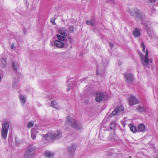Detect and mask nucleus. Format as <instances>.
<instances>
[{
    "label": "nucleus",
    "mask_w": 158,
    "mask_h": 158,
    "mask_svg": "<svg viewBox=\"0 0 158 158\" xmlns=\"http://www.w3.org/2000/svg\"><path fill=\"white\" fill-rule=\"evenodd\" d=\"M129 12L131 15L134 16L136 19H141L142 23L143 24L144 27L146 29L148 34L150 36H152L153 32L146 24H143L142 21L143 18V15L141 13L140 10L137 9H131L129 10Z\"/></svg>",
    "instance_id": "f257e3e1"
},
{
    "label": "nucleus",
    "mask_w": 158,
    "mask_h": 158,
    "mask_svg": "<svg viewBox=\"0 0 158 158\" xmlns=\"http://www.w3.org/2000/svg\"><path fill=\"white\" fill-rule=\"evenodd\" d=\"M62 133L59 130L55 131H50L46 134L44 136L47 140H55L62 137Z\"/></svg>",
    "instance_id": "f03ea898"
},
{
    "label": "nucleus",
    "mask_w": 158,
    "mask_h": 158,
    "mask_svg": "<svg viewBox=\"0 0 158 158\" xmlns=\"http://www.w3.org/2000/svg\"><path fill=\"white\" fill-rule=\"evenodd\" d=\"M139 56L142 64L145 68L149 67L150 63L152 62L153 60L151 58L149 59L148 57V49L146 51L145 54L144 55L142 53H139Z\"/></svg>",
    "instance_id": "7ed1b4c3"
},
{
    "label": "nucleus",
    "mask_w": 158,
    "mask_h": 158,
    "mask_svg": "<svg viewBox=\"0 0 158 158\" xmlns=\"http://www.w3.org/2000/svg\"><path fill=\"white\" fill-rule=\"evenodd\" d=\"M66 123L70 126L76 129H80L82 128L81 124L78 123L75 119L70 116L67 117Z\"/></svg>",
    "instance_id": "20e7f679"
},
{
    "label": "nucleus",
    "mask_w": 158,
    "mask_h": 158,
    "mask_svg": "<svg viewBox=\"0 0 158 158\" xmlns=\"http://www.w3.org/2000/svg\"><path fill=\"white\" fill-rule=\"evenodd\" d=\"M35 147L32 145L28 146L23 156L24 158H33L35 154Z\"/></svg>",
    "instance_id": "39448f33"
},
{
    "label": "nucleus",
    "mask_w": 158,
    "mask_h": 158,
    "mask_svg": "<svg viewBox=\"0 0 158 158\" xmlns=\"http://www.w3.org/2000/svg\"><path fill=\"white\" fill-rule=\"evenodd\" d=\"M9 127V123L7 121H4L2 123V127L1 130V136L4 139H6Z\"/></svg>",
    "instance_id": "423d86ee"
},
{
    "label": "nucleus",
    "mask_w": 158,
    "mask_h": 158,
    "mask_svg": "<svg viewBox=\"0 0 158 158\" xmlns=\"http://www.w3.org/2000/svg\"><path fill=\"white\" fill-rule=\"evenodd\" d=\"M108 99L107 94L103 93L98 92L96 94L95 100L97 102H99Z\"/></svg>",
    "instance_id": "0eeeda50"
},
{
    "label": "nucleus",
    "mask_w": 158,
    "mask_h": 158,
    "mask_svg": "<svg viewBox=\"0 0 158 158\" xmlns=\"http://www.w3.org/2000/svg\"><path fill=\"white\" fill-rule=\"evenodd\" d=\"M124 110V108L123 106H120L115 108L114 110L110 115V117L115 115H118L122 114Z\"/></svg>",
    "instance_id": "6e6552de"
},
{
    "label": "nucleus",
    "mask_w": 158,
    "mask_h": 158,
    "mask_svg": "<svg viewBox=\"0 0 158 158\" xmlns=\"http://www.w3.org/2000/svg\"><path fill=\"white\" fill-rule=\"evenodd\" d=\"M129 104L132 106L134 105L139 103V101L134 96H131L128 98Z\"/></svg>",
    "instance_id": "1a4fd4ad"
},
{
    "label": "nucleus",
    "mask_w": 158,
    "mask_h": 158,
    "mask_svg": "<svg viewBox=\"0 0 158 158\" xmlns=\"http://www.w3.org/2000/svg\"><path fill=\"white\" fill-rule=\"evenodd\" d=\"M126 81L128 83H131L133 81L134 77L133 75L131 73H126L124 74Z\"/></svg>",
    "instance_id": "9d476101"
},
{
    "label": "nucleus",
    "mask_w": 158,
    "mask_h": 158,
    "mask_svg": "<svg viewBox=\"0 0 158 158\" xmlns=\"http://www.w3.org/2000/svg\"><path fill=\"white\" fill-rule=\"evenodd\" d=\"M77 148V145L76 144H73L71 145L68 147L67 152L69 155H73Z\"/></svg>",
    "instance_id": "9b49d317"
},
{
    "label": "nucleus",
    "mask_w": 158,
    "mask_h": 158,
    "mask_svg": "<svg viewBox=\"0 0 158 158\" xmlns=\"http://www.w3.org/2000/svg\"><path fill=\"white\" fill-rule=\"evenodd\" d=\"M54 45L58 48H62L65 45L64 43V42L58 40H56L54 41Z\"/></svg>",
    "instance_id": "f8f14e48"
},
{
    "label": "nucleus",
    "mask_w": 158,
    "mask_h": 158,
    "mask_svg": "<svg viewBox=\"0 0 158 158\" xmlns=\"http://www.w3.org/2000/svg\"><path fill=\"white\" fill-rule=\"evenodd\" d=\"M44 155L45 157L47 158H53L54 155V152L46 150L45 151Z\"/></svg>",
    "instance_id": "ddd939ff"
},
{
    "label": "nucleus",
    "mask_w": 158,
    "mask_h": 158,
    "mask_svg": "<svg viewBox=\"0 0 158 158\" xmlns=\"http://www.w3.org/2000/svg\"><path fill=\"white\" fill-rule=\"evenodd\" d=\"M136 112L141 113L143 112H145L146 111V108L143 106L139 105L135 109Z\"/></svg>",
    "instance_id": "4468645a"
},
{
    "label": "nucleus",
    "mask_w": 158,
    "mask_h": 158,
    "mask_svg": "<svg viewBox=\"0 0 158 158\" xmlns=\"http://www.w3.org/2000/svg\"><path fill=\"white\" fill-rule=\"evenodd\" d=\"M19 98L22 105L24 106L27 100L26 96L23 94H20Z\"/></svg>",
    "instance_id": "2eb2a0df"
},
{
    "label": "nucleus",
    "mask_w": 158,
    "mask_h": 158,
    "mask_svg": "<svg viewBox=\"0 0 158 158\" xmlns=\"http://www.w3.org/2000/svg\"><path fill=\"white\" fill-rule=\"evenodd\" d=\"M145 131V127L143 124H140L138 126L137 132H144Z\"/></svg>",
    "instance_id": "dca6fc26"
},
{
    "label": "nucleus",
    "mask_w": 158,
    "mask_h": 158,
    "mask_svg": "<svg viewBox=\"0 0 158 158\" xmlns=\"http://www.w3.org/2000/svg\"><path fill=\"white\" fill-rule=\"evenodd\" d=\"M38 131L36 129L33 128L31 129V137L33 139H35L36 137V133Z\"/></svg>",
    "instance_id": "f3484780"
},
{
    "label": "nucleus",
    "mask_w": 158,
    "mask_h": 158,
    "mask_svg": "<svg viewBox=\"0 0 158 158\" xmlns=\"http://www.w3.org/2000/svg\"><path fill=\"white\" fill-rule=\"evenodd\" d=\"M67 32V30L64 28L61 27L58 30V32L61 35H63L64 36H66L67 34H66Z\"/></svg>",
    "instance_id": "a211bd4d"
},
{
    "label": "nucleus",
    "mask_w": 158,
    "mask_h": 158,
    "mask_svg": "<svg viewBox=\"0 0 158 158\" xmlns=\"http://www.w3.org/2000/svg\"><path fill=\"white\" fill-rule=\"evenodd\" d=\"M51 106L53 108L56 109H60V107L58 106L57 102L55 101H52L51 102Z\"/></svg>",
    "instance_id": "6ab92c4d"
},
{
    "label": "nucleus",
    "mask_w": 158,
    "mask_h": 158,
    "mask_svg": "<svg viewBox=\"0 0 158 158\" xmlns=\"http://www.w3.org/2000/svg\"><path fill=\"white\" fill-rule=\"evenodd\" d=\"M56 36L58 38V40H60L64 43L65 41L67 40V38L65 36L61 35L59 34H57Z\"/></svg>",
    "instance_id": "aec40b11"
},
{
    "label": "nucleus",
    "mask_w": 158,
    "mask_h": 158,
    "mask_svg": "<svg viewBox=\"0 0 158 158\" xmlns=\"http://www.w3.org/2000/svg\"><path fill=\"white\" fill-rule=\"evenodd\" d=\"M12 68L14 71H17L19 68V64L16 62H13L12 63Z\"/></svg>",
    "instance_id": "412c9836"
},
{
    "label": "nucleus",
    "mask_w": 158,
    "mask_h": 158,
    "mask_svg": "<svg viewBox=\"0 0 158 158\" xmlns=\"http://www.w3.org/2000/svg\"><path fill=\"white\" fill-rule=\"evenodd\" d=\"M133 34L135 37H138L140 35V33L139 30L137 29H135L133 32Z\"/></svg>",
    "instance_id": "4be33fe9"
},
{
    "label": "nucleus",
    "mask_w": 158,
    "mask_h": 158,
    "mask_svg": "<svg viewBox=\"0 0 158 158\" xmlns=\"http://www.w3.org/2000/svg\"><path fill=\"white\" fill-rule=\"evenodd\" d=\"M1 66L3 68H5L7 64L6 60L3 58H2L0 59Z\"/></svg>",
    "instance_id": "5701e85b"
},
{
    "label": "nucleus",
    "mask_w": 158,
    "mask_h": 158,
    "mask_svg": "<svg viewBox=\"0 0 158 158\" xmlns=\"http://www.w3.org/2000/svg\"><path fill=\"white\" fill-rule=\"evenodd\" d=\"M129 127L130 128L131 130L133 133H135L137 132V130L136 129V127L134 125L131 124H129Z\"/></svg>",
    "instance_id": "b1692460"
},
{
    "label": "nucleus",
    "mask_w": 158,
    "mask_h": 158,
    "mask_svg": "<svg viewBox=\"0 0 158 158\" xmlns=\"http://www.w3.org/2000/svg\"><path fill=\"white\" fill-rule=\"evenodd\" d=\"M116 136L113 133L110 134L109 136V139L111 141H113L115 140L116 139Z\"/></svg>",
    "instance_id": "393cba45"
},
{
    "label": "nucleus",
    "mask_w": 158,
    "mask_h": 158,
    "mask_svg": "<svg viewBox=\"0 0 158 158\" xmlns=\"http://www.w3.org/2000/svg\"><path fill=\"white\" fill-rule=\"evenodd\" d=\"M115 122L114 121L112 122L110 125V129L111 130H114L115 127Z\"/></svg>",
    "instance_id": "a878e982"
},
{
    "label": "nucleus",
    "mask_w": 158,
    "mask_h": 158,
    "mask_svg": "<svg viewBox=\"0 0 158 158\" xmlns=\"http://www.w3.org/2000/svg\"><path fill=\"white\" fill-rule=\"evenodd\" d=\"M86 24L88 25H91L94 26L95 25V22L93 20H91L90 21H87L86 22Z\"/></svg>",
    "instance_id": "bb28decb"
},
{
    "label": "nucleus",
    "mask_w": 158,
    "mask_h": 158,
    "mask_svg": "<svg viewBox=\"0 0 158 158\" xmlns=\"http://www.w3.org/2000/svg\"><path fill=\"white\" fill-rule=\"evenodd\" d=\"M34 123H33L32 122H29L27 125V127L28 128H30L32 127L34 125Z\"/></svg>",
    "instance_id": "cd10ccee"
},
{
    "label": "nucleus",
    "mask_w": 158,
    "mask_h": 158,
    "mask_svg": "<svg viewBox=\"0 0 158 158\" xmlns=\"http://www.w3.org/2000/svg\"><path fill=\"white\" fill-rule=\"evenodd\" d=\"M141 46L142 48L143 52H144L145 48V46L143 42H142Z\"/></svg>",
    "instance_id": "c85d7f7f"
},
{
    "label": "nucleus",
    "mask_w": 158,
    "mask_h": 158,
    "mask_svg": "<svg viewBox=\"0 0 158 158\" xmlns=\"http://www.w3.org/2000/svg\"><path fill=\"white\" fill-rule=\"evenodd\" d=\"M56 19L55 18H52L51 19V22L53 25H55L56 23L55 22V20Z\"/></svg>",
    "instance_id": "c756f323"
},
{
    "label": "nucleus",
    "mask_w": 158,
    "mask_h": 158,
    "mask_svg": "<svg viewBox=\"0 0 158 158\" xmlns=\"http://www.w3.org/2000/svg\"><path fill=\"white\" fill-rule=\"evenodd\" d=\"M70 86L71 87H73L74 86H73V84H72V83L71 85H67L68 88H67V91H69L70 90Z\"/></svg>",
    "instance_id": "7c9ffc66"
},
{
    "label": "nucleus",
    "mask_w": 158,
    "mask_h": 158,
    "mask_svg": "<svg viewBox=\"0 0 158 158\" xmlns=\"http://www.w3.org/2000/svg\"><path fill=\"white\" fill-rule=\"evenodd\" d=\"M106 1L112 4L114 3V0H106Z\"/></svg>",
    "instance_id": "2f4dec72"
},
{
    "label": "nucleus",
    "mask_w": 158,
    "mask_h": 158,
    "mask_svg": "<svg viewBox=\"0 0 158 158\" xmlns=\"http://www.w3.org/2000/svg\"><path fill=\"white\" fill-rule=\"evenodd\" d=\"M74 27L73 26H71L69 28V31L70 32H73L74 30Z\"/></svg>",
    "instance_id": "473e14b6"
},
{
    "label": "nucleus",
    "mask_w": 158,
    "mask_h": 158,
    "mask_svg": "<svg viewBox=\"0 0 158 158\" xmlns=\"http://www.w3.org/2000/svg\"><path fill=\"white\" fill-rule=\"evenodd\" d=\"M99 138L101 139H102L103 138L102 134L101 132H100L99 134Z\"/></svg>",
    "instance_id": "72a5a7b5"
},
{
    "label": "nucleus",
    "mask_w": 158,
    "mask_h": 158,
    "mask_svg": "<svg viewBox=\"0 0 158 158\" xmlns=\"http://www.w3.org/2000/svg\"><path fill=\"white\" fill-rule=\"evenodd\" d=\"M15 48V44H12L11 45V48L12 49H14Z\"/></svg>",
    "instance_id": "f704fd0d"
},
{
    "label": "nucleus",
    "mask_w": 158,
    "mask_h": 158,
    "mask_svg": "<svg viewBox=\"0 0 158 158\" xmlns=\"http://www.w3.org/2000/svg\"><path fill=\"white\" fill-rule=\"evenodd\" d=\"M156 2V0H149V4L150 3H152L153 4L155 3Z\"/></svg>",
    "instance_id": "c9c22d12"
},
{
    "label": "nucleus",
    "mask_w": 158,
    "mask_h": 158,
    "mask_svg": "<svg viewBox=\"0 0 158 158\" xmlns=\"http://www.w3.org/2000/svg\"><path fill=\"white\" fill-rule=\"evenodd\" d=\"M109 45H110V47L111 48H112L113 47L114 45L112 43H109Z\"/></svg>",
    "instance_id": "e433bc0d"
},
{
    "label": "nucleus",
    "mask_w": 158,
    "mask_h": 158,
    "mask_svg": "<svg viewBox=\"0 0 158 158\" xmlns=\"http://www.w3.org/2000/svg\"><path fill=\"white\" fill-rule=\"evenodd\" d=\"M122 124L123 126H124L125 125V124L124 123V122H122Z\"/></svg>",
    "instance_id": "4c0bfd02"
},
{
    "label": "nucleus",
    "mask_w": 158,
    "mask_h": 158,
    "mask_svg": "<svg viewBox=\"0 0 158 158\" xmlns=\"http://www.w3.org/2000/svg\"><path fill=\"white\" fill-rule=\"evenodd\" d=\"M69 41H71V39L70 38H69Z\"/></svg>",
    "instance_id": "58836bf2"
},
{
    "label": "nucleus",
    "mask_w": 158,
    "mask_h": 158,
    "mask_svg": "<svg viewBox=\"0 0 158 158\" xmlns=\"http://www.w3.org/2000/svg\"><path fill=\"white\" fill-rule=\"evenodd\" d=\"M96 74L97 75L98 74V71H96Z\"/></svg>",
    "instance_id": "ea45409f"
},
{
    "label": "nucleus",
    "mask_w": 158,
    "mask_h": 158,
    "mask_svg": "<svg viewBox=\"0 0 158 158\" xmlns=\"http://www.w3.org/2000/svg\"><path fill=\"white\" fill-rule=\"evenodd\" d=\"M1 75H0V81H1Z\"/></svg>",
    "instance_id": "a19ab883"
},
{
    "label": "nucleus",
    "mask_w": 158,
    "mask_h": 158,
    "mask_svg": "<svg viewBox=\"0 0 158 158\" xmlns=\"http://www.w3.org/2000/svg\"><path fill=\"white\" fill-rule=\"evenodd\" d=\"M131 156H130L129 157V158H131Z\"/></svg>",
    "instance_id": "79ce46f5"
},
{
    "label": "nucleus",
    "mask_w": 158,
    "mask_h": 158,
    "mask_svg": "<svg viewBox=\"0 0 158 158\" xmlns=\"http://www.w3.org/2000/svg\"><path fill=\"white\" fill-rule=\"evenodd\" d=\"M158 158V157H157V158Z\"/></svg>",
    "instance_id": "37998d69"
}]
</instances>
